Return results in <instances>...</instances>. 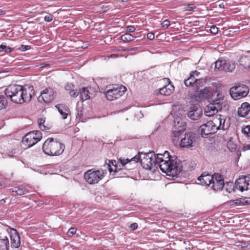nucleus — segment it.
<instances>
[{
    "instance_id": "obj_36",
    "label": "nucleus",
    "mask_w": 250,
    "mask_h": 250,
    "mask_svg": "<svg viewBox=\"0 0 250 250\" xmlns=\"http://www.w3.org/2000/svg\"><path fill=\"white\" fill-rule=\"evenodd\" d=\"M134 37L130 34L125 33L121 36V40L124 42H130L134 40Z\"/></svg>"
},
{
    "instance_id": "obj_61",
    "label": "nucleus",
    "mask_w": 250,
    "mask_h": 250,
    "mask_svg": "<svg viewBox=\"0 0 250 250\" xmlns=\"http://www.w3.org/2000/svg\"><path fill=\"white\" fill-rule=\"evenodd\" d=\"M114 166H115V167H115V169L114 171H115V172H117L118 171V170H117V166H116V165H114Z\"/></svg>"
},
{
    "instance_id": "obj_11",
    "label": "nucleus",
    "mask_w": 250,
    "mask_h": 250,
    "mask_svg": "<svg viewBox=\"0 0 250 250\" xmlns=\"http://www.w3.org/2000/svg\"><path fill=\"white\" fill-rule=\"evenodd\" d=\"M200 74V73L197 71H192L189 77L184 81L185 85L187 87L195 86L197 90L200 86L201 83H202V80L198 78Z\"/></svg>"
},
{
    "instance_id": "obj_59",
    "label": "nucleus",
    "mask_w": 250,
    "mask_h": 250,
    "mask_svg": "<svg viewBox=\"0 0 250 250\" xmlns=\"http://www.w3.org/2000/svg\"><path fill=\"white\" fill-rule=\"evenodd\" d=\"M5 11L2 9H0V16L4 15L5 14Z\"/></svg>"
},
{
    "instance_id": "obj_21",
    "label": "nucleus",
    "mask_w": 250,
    "mask_h": 250,
    "mask_svg": "<svg viewBox=\"0 0 250 250\" xmlns=\"http://www.w3.org/2000/svg\"><path fill=\"white\" fill-rule=\"evenodd\" d=\"M213 177L214 174L211 175L207 172H204L198 178V180L201 185L208 186L211 185Z\"/></svg>"
},
{
    "instance_id": "obj_4",
    "label": "nucleus",
    "mask_w": 250,
    "mask_h": 250,
    "mask_svg": "<svg viewBox=\"0 0 250 250\" xmlns=\"http://www.w3.org/2000/svg\"><path fill=\"white\" fill-rule=\"evenodd\" d=\"M224 94L222 93L218 92L217 94L216 98L211 101V102L207 106L205 112L206 115L211 116L219 111L226 108L227 102L224 99Z\"/></svg>"
},
{
    "instance_id": "obj_16",
    "label": "nucleus",
    "mask_w": 250,
    "mask_h": 250,
    "mask_svg": "<svg viewBox=\"0 0 250 250\" xmlns=\"http://www.w3.org/2000/svg\"><path fill=\"white\" fill-rule=\"evenodd\" d=\"M186 124L181 120L174 121L172 132L174 137H179L186 130Z\"/></svg>"
},
{
    "instance_id": "obj_55",
    "label": "nucleus",
    "mask_w": 250,
    "mask_h": 250,
    "mask_svg": "<svg viewBox=\"0 0 250 250\" xmlns=\"http://www.w3.org/2000/svg\"><path fill=\"white\" fill-rule=\"evenodd\" d=\"M83 116V113L82 111H78L77 115V119H79V120H81V118Z\"/></svg>"
},
{
    "instance_id": "obj_13",
    "label": "nucleus",
    "mask_w": 250,
    "mask_h": 250,
    "mask_svg": "<svg viewBox=\"0 0 250 250\" xmlns=\"http://www.w3.org/2000/svg\"><path fill=\"white\" fill-rule=\"evenodd\" d=\"M235 186L236 189L242 192L250 189V174L241 176L237 179L235 181Z\"/></svg>"
},
{
    "instance_id": "obj_18",
    "label": "nucleus",
    "mask_w": 250,
    "mask_h": 250,
    "mask_svg": "<svg viewBox=\"0 0 250 250\" xmlns=\"http://www.w3.org/2000/svg\"><path fill=\"white\" fill-rule=\"evenodd\" d=\"M80 98L82 101L91 98L95 95V92L91 87H82L80 89Z\"/></svg>"
},
{
    "instance_id": "obj_22",
    "label": "nucleus",
    "mask_w": 250,
    "mask_h": 250,
    "mask_svg": "<svg viewBox=\"0 0 250 250\" xmlns=\"http://www.w3.org/2000/svg\"><path fill=\"white\" fill-rule=\"evenodd\" d=\"M11 245L12 247L18 248L21 245L20 237L17 231L14 229L10 231Z\"/></svg>"
},
{
    "instance_id": "obj_23",
    "label": "nucleus",
    "mask_w": 250,
    "mask_h": 250,
    "mask_svg": "<svg viewBox=\"0 0 250 250\" xmlns=\"http://www.w3.org/2000/svg\"><path fill=\"white\" fill-rule=\"evenodd\" d=\"M169 153L167 151H165L163 154L158 153L155 156V161L156 166H158L160 168L162 164L167 162L168 159L171 158Z\"/></svg>"
},
{
    "instance_id": "obj_7",
    "label": "nucleus",
    "mask_w": 250,
    "mask_h": 250,
    "mask_svg": "<svg viewBox=\"0 0 250 250\" xmlns=\"http://www.w3.org/2000/svg\"><path fill=\"white\" fill-rule=\"evenodd\" d=\"M249 92V88L247 85L238 83L231 87L229 90V93L234 100H239L242 98L246 97Z\"/></svg>"
},
{
    "instance_id": "obj_38",
    "label": "nucleus",
    "mask_w": 250,
    "mask_h": 250,
    "mask_svg": "<svg viewBox=\"0 0 250 250\" xmlns=\"http://www.w3.org/2000/svg\"><path fill=\"white\" fill-rule=\"evenodd\" d=\"M125 51L130 53L131 55L136 54L137 52H140L138 47H128L124 50Z\"/></svg>"
},
{
    "instance_id": "obj_40",
    "label": "nucleus",
    "mask_w": 250,
    "mask_h": 250,
    "mask_svg": "<svg viewBox=\"0 0 250 250\" xmlns=\"http://www.w3.org/2000/svg\"><path fill=\"white\" fill-rule=\"evenodd\" d=\"M7 105V102L3 96L0 95V110L5 108Z\"/></svg>"
},
{
    "instance_id": "obj_54",
    "label": "nucleus",
    "mask_w": 250,
    "mask_h": 250,
    "mask_svg": "<svg viewBox=\"0 0 250 250\" xmlns=\"http://www.w3.org/2000/svg\"><path fill=\"white\" fill-rule=\"evenodd\" d=\"M129 227L132 230H134L137 229L138 224L136 223H132L130 225Z\"/></svg>"
},
{
    "instance_id": "obj_52",
    "label": "nucleus",
    "mask_w": 250,
    "mask_h": 250,
    "mask_svg": "<svg viewBox=\"0 0 250 250\" xmlns=\"http://www.w3.org/2000/svg\"><path fill=\"white\" fill-rule=\"evenodd\" d=\"M30 46L29 45H21L20 49L22 51H25L30 49Z\"/></svg>"
},
{
    "instance_id": "obj_31",
    "label": "nucleus",
    "mask_w": 250,
    "mask_h": 250,
    "mask_svg": "<svg viewBox=\"0 0 250 250\" xmlns=\"http://www.w3.org/2000/svg\"><path fill=\"white\" fill-rule=\"evenodd\" d=\"M226 66V61L223 59H219L215 62V69L219 71L225 70Z\"/></svg>"
},
{
    "instance_id": "obj_53",
    "label": "nucleus",
    "mask_w": 250,
    "mask_h": 250,
    "mask_svg": "<svg viewBox=\"0 0 250 250\" xmlns=\"http://www.w3.org/2000/svg\"><path fill=\"white\" fill-rule=\"evenodd\" d=\"M147 38L150 40H152L154 38V35L151 32L148 33L146 35Z\"/></svg>"
},
{
    "instance_id": "obj_56",
    "label": "nucleus",
    "mask_w": 250,
    "mask_h": 250,
    "mask_svg": "<svg viewBox=\"0 0 250 250\" xmlns=\"http://www.w3.org/2000/svg\"><path fill=\"white\" fill-rule=\"evenodd\" d=\"M243 149L244 150H247L250 149V145H247L246 146H244L243 147Z\"/></svg>"
},
{
    "instance_id": "obj_47",
    "label": "nucleus",
    "mask_w": 250,
    "mask_h": 250,
    "mask_svg": "<svg viewBox=\"0 0 250 250\" xmlns=\"http://www.w3.org/2000/svg\"><path fill=\"white\" fill-rule=\"evenodd\" d=\"M170 25V21L168 20H164L161 23L162 27L165 29L168 28Z\"/></svg>"
},
{
    "instance_id": "obj_32",
    "label": "nucleus",
    "mask_w": 250,
    "mask_h": 250,
    "mask_svg": "<svg viewBox=\"0 0 250 250\" xmlns=\"http://www.w3.org/2000/svg\"><path fill=\"white\" fill-rule=\"evenodd\" d=\"M191 101L193 103H200L203 101L199 91L189 94Z\"/></svg>"
},
{
    "instance_id": "obj_64",
    "label": "nucleus",
    "mask_w": 250,
    "mask_h": 250,
    "mask_svg": "<svg viewBox=\"0 0 250 250\" xmlns=\"http://www.w3.org/2000/svg\"><path fill=\"white\" fill-rule=\"evenodd\" d=\"M166 80H167V81L169 82L170 80L169 79H166Z\"/></svg>"
},
{
    "instance_id": "obj_42",
    "label": "nucleus",
    "mask_w": 250,
    "mask_h": 250,
    "mask_svg": "<svg viewBox=\"0 0 250 250\" xmlns=\"http://www.w3.org/2000/svg\"><path fill=\"white\" fill-rule=\"evenodd\" d=\"M242 132L246 137H250V126L246 125L242 128Z\"/></svg>"
},
{
    "instance_id": "obj_2",
    "label": "nucleus",
    "mask_w": 250,
    "mask_h": 250,
    "mask_svg": "<svg viewBox=\"0 0 250 250\" xmlns=\"http://www.w3.org/2000/svg\"><path fill=\"white\" fill-rule=\"evenodd\" d=\"M183 168L182 162L176 156H173L167 162L161 164L160 169L163 173L172 177H177Z\"/></svg>"
},
{
    "instance_id": "obj_63",
    "label": "nucleus",
    "mask_w": 250,
    "mask_h": 250,
    "mask_svg": "<svg viewBox=\"0 0 250 250\" xmlns=\"http://www.w3.org/2000/svg\"><path fill=\"white\" fill-rule=\"evenodd\" d=\"M114 163H116L115 161H114V162H112V164L113 165H114Z\"/></svg>"
},
{
    "instance_id": "obj_10",
    "label": "nucleus",
    "mask_w": 250,
    "mask_h": 250,
    "mask_svg": "<svg viewBox=\"0 0 250 250\" xmlns=\"http://www.w3.org/2000/svg\"><path fill=\"white\" fill-rule=\"evenodd\" d=\"M196 141L195 134L192 132L185 133L184 137L181 139L180 146L182 148L192 149L196 146Z\"/></svg>"
},
{
    "instance_id": "obj_37",
    "label": "nucleus",
    "mask_w": 250,
    "mask_h": 250,
    "mask_svg": "<svg viewBox=\"0 0 250 250\" xmlns=\"http://www.w3.org/2000/svg\"><path fill=\"white\" fill-rule=\"evenodd\" d=\"M227 147L231 152H234L236 150L237 145L231 141H229L227 144Z\"/></svg>"
},
{
    "instance_id": "obj_49",
    "label": "nucleus",
    "mask_w": 250,
    "mask_h": 250,
    "mask_svg": "<svg viewBox=\"0 0 250 250\" xmlns=\"http://www.w3.org/2000/svg\"><path fill=\"white\" fill-rule=\"evenodd\" d=\"M74 86L73 84L71 83H67L65 85L64 88L66 90L68 91L69 92L71 91L73 88H74Z\"/></svg>"
},
{
    "instance_id": "obj_50",
    "label": "nucleus",
    "mask_w": 250,
    "mask_h": 250,
    "mask_svg": "<svg viewBox=\"0 0 250 250\" xmlns=\"http://www.w3.org/2000/svg\"><path fill=\"white\" fill-rule=\"evenodd\" d=\"M218 28L215 26H212L210 28V32L213 34H216L218 32Z\"/></svg>"
},
{
    "instance_id": "obj_15",
    "label": "nucleus",
    "mask_w": 250,
    "mask_h": 250,
    "mask_svg": "<svg viewBox=\"0 0 250 250\" xmlns=\"http://www.w3.org/2000/svg\"><path fill=\"white\" fill-rule=\"evenodd\" d=\"M213 123V120L210 121L200 126L201 134L202 137L216 132L217 130V128L216 127Z\"/></svg>"
},
{
    "instance_id": "obj_44",
    "label": "nucleus",
    "mask_w": 250,
    "mask_h": 250,
    "mask_svg": "<svg viewBox=\"0 0 250 250\" xmlns=\"http://www.w3.org/2000/svg\"><path fill=\"white\" fill-rule=\"evenodd\" d=\"M77 231V229L75 228L71 227L67 231V235L68 237H71L74 235Z\"/></svg>"
},
{
    "instance_id": "obj_12",
    "label": "nucleus",
    "mask_w": 250,
    "mask_h": 250,
    "mask_svg": "<svg viewBox=\"0 0 250 250\" xmlns=\"http://www.w3.org/2000/svg\"><path fill=\"white\" fill-rule=\"evenodd\" d=\"M213 121L214 122L213 124L217 128V130H226L229 127V119L225 116L217 115L213 119Z\"/></svg>"
},
{
    "instance_id": "obj_14",
    "label": "nucleus",
    "mask_w": 250,
    "mask_h": 250,
    "mask_svg": "<svg viewBox=\"0 0 250 250\" xmlns=\"http://www.w3.org/2000/svg\"><path fill=\"white\" fill-rule=\"evenodd\" d=\"M55 93V92L53 88H46L41 92L40 96L38 98V101L40 103H50L54 99Z\"/></svg>"
},
{
    "instance_id": "obj_62",
    "label": "nucleus",
    "mask_w": 250,
    "mask_h": 250,
    "mask_svg": "<svg viewBox=\"0 0 250 250\" xmlns=\"http://www.w3.org/2000/svg\"><path fill=\"white\" fill-rule=\"evenodd\" d=\"M2 188V185L0 183V188Z\"/></svg>"
},
{
    "instance_id": "obj_1",
    "label": "nucleus",
    "mask_w": 250,
    "mask_h": 250,
    "mask_svg": "<svg viewBox=\"0 0 250 250\" xmlns=\"http://www.w3.org/2000/svg\"><path fill=\"white\" fill-rule=\"evenodd\" d=\"M4 93L13 103L21 104L30 101L34 95V91L33 86L15 84L9 85Z\"/></svg>"
},
{
    "instance_id": "obj_43",
    "label": "nucleus",
    "mask_w": 250,
    "mask_h": 250,
    "mask_svg": "<svg viewBox=\"0 0 250 250\" xmlns=\"http://www.w3.org/2000/svg\"><path fill=\"white\" fill-rule=\"evenodd\" d=\"M12 49L6 45L1 44L0 45V51H4L7 53L11 52Z\"/></svg>"
},
{
    "instance_id": "obj_48",
    "label": "nucleus",
    "mask_w": 250,
    "mask_h": 250,
    "mask_svg": "<svg viewBox=\"0 0 250 250\" xmlns=\"http://www.w3.org/2000/svg\"><path fill=\"white\" fill-rule=\"evenodd\" d=\"M53 16L51 14H48L44 17V21L46 22H50L53 20Z\"/></svg>"
},
{
    "instance_id": "obj_33",
    "label": "nucleus",
    "mask_w": 250,
    "mask_h": 250,
    "mask_svg": "<svg viewBox=\"0 0 250 250\" xmlns=\"http://www.w3.org/2000/svg\"><path fill=\"white\" fill-rule=\"evenodd\" d=\"M247 203V201L244 198H239L235 200H231L229 201V204L230 206H244Z\"/></svg>"
},
{
    "instance_id": "obj_8",
    "label": "nucleus",
    "mask_w": 250,
    "mask_h": 250,
    "mask_svg": "<svg viewBox=\"0 0 250 250\" xmlns=\"http://www.w3.org/2000/svg\"><path fill=\"white\" fill-rule=\"evenodd\" d=\"M104 173L102 170L89 169L86 171L84 175L85 181L89 184H95L101 180Z\"/></svg>"
},
{
    "instance_id": "obj_46",
    "label": "nucleus",
    "mask_w": 250,
    "mask_h": 250,
    "mask_svg": "<svg viewBox=\"0 0 250 250\" xmlns=\"http://www.w3.org/2000/svg\"><path fill=\"white\" fill-rule=\"evenodd\" d=\"M79 93L80 90L78 91L77 90L74 89L73 88L69 92V95L73 98L77 97L79 95Z\"/></svg>"
},
{
    "instance_id": "obj_28",
    "label": "nucleus",
    "mask_w": 250,
    "mask_h": 250,
    "mask_svg": "<svg viewBox=\"0 0 250 250\" xmlns=\"http://www.w3.org/2000/svg\"><path fill=\"white\" fill-rule=\"evenodd\" d=\"M10 190L14 193V196L22 195L29 192L28 190L22 186L14 187Z\"/></svg>"
},
{
    "instance_id": "obj_41",
    "label": "nucleus",
    "mask_w": 250,
    "mask_h": 250,
    "mask_svg": "<svg viewBox=\"0 0 250 250\" xmlns=\"http://www.w3.org/2000/svg\"><path fill=\"white\" fill-rule=\"evenodd\" d=\"M248 242L239 241L236 243L235 246L241 248H247L249 246Z\"/></svg>"
},
{
    "instance_id": "obj_35",
    "label": "nucleus",
    "mask_w": 250,
    "mask_h": 250,
    "mask_svg": "<svg viewBox=\"0 0 250 250\" xmlns=\"http://www.w3.org/2000/svg\"><path fill=\"white\" fill-rule=\"evenodd\" d=\"M45 122V118H40L38 120V124L40 128L42 130H45L49 129V127L44 125Z\"/></svg>"
},
{
    "instance_id": "obj_20",
    "label": "nucleus",
    "mask_w": 250,
    "mask_h": 250,
    "mask_svg": "<svg viewBox=\"0 0 250 250\" xmlns=\"http://www.w3.org/2000/svg\"><path fill=\"white\" fill-rule=\"evenodd\" d=\"M237 114L239 117L250 118V104L247 102L242 103L238 109Z\"/></svg>"
},
{
    "instance_id": "obj_34",
    "label": "nucleus",
    "mask_w": 250,
    "mask_h": 250,
    "mask_svg": "<svg viewBox=\"0 0 250 250\" xmlns=\"http://www.w3.org/2000/svg\"><path fill=\"white\" fill-rule=\"evenodd\" d=\"M225 70L226 71L228 72H232L233 71L235 68V64L234 62H226V66H225Z\"/></svg>"
},
{
    "instance_id": "obj_24",
    "label": "nucleus",
    "mask_w": 250,
    "mask_h": 250,
    "mask_svg": "<svg viewBox=\"0 0 250 250\" xmlns=\"http://www.w3.org/2000/svg\"><path fill=\"white\" fill-rule=\"evenodd\" d=\"M58 112L62 115L63 119H66L70 113V109L67 106L63 104H58L55 105Z\"/></svg>"
},
{
    "instance_id": "obj_3",
    "label": "nucleus",
    "mask_w": 250,
    "mask_h": 250,
    "mask_svg": "<svg viewBox=\"0 0 250 250\" xmlns=\"http://www.w3.org/2000/svg\"><path fill=\"white\" fill-rule=\"evenodd\" d=\"M65 146L63 144L53 138H48L43 143L42 150L48 155L58 156L64 151Z\"/></svg>"
},
{
    "instance_id": "obj_57",
    "label": "nucleus",
    "mask_w": 250,
    "mask_h": 250,
    "mask_svg": "<svg viewBox=\"0 0 250 250\" xmlns=\"http://www.w3.org/2000/svg\"><path fill=\"white\" fill-rule=\"evenodd\" d=\"M49 64L48 63H41L40 65V67L41 68H43V67H45L47 66H48Z\"/></svg>"
},
{
    "instance_id": "obj_9",
    "label": "nucleus",
    "mask_w": 250,
    "mask_h": 250,
    "mask_svg": "<svg viewBox=\"0 0 250 250\" xmlns=\"http://www.w3.org/2000/svg\"><path fill=\"white\" fill-rule=\"evenodd\" d=\"M42 138L40 131H33L27 134L22 139V143L26 147H29L38 143Z\"/></svg>"
},
{
    "instance_id": "obj_58",
    "label": "nucleus",
    "mask_w": 250,
    "mask_h": 250,
    "mask_svg": "<svg viewBox=\"0 0 250 250\" xmlns=\"http://www.w3.org/2000/svg\"><path fill=\"white\" fill-rule=\"evenodd\" d=\"M119 56L117 54H112L110 55V57L112 58H116Z\"/></svg>"
},
{
    "instance_id": "obj_39",
    "label": "nucleus",
    "mask_w": 250,
    "mask_h": 250,
    "mask_svg": "<svg viewBox=\"0 0 250 250\" xmlns=\"http://www.w3.org/2000/svg\"><path fill=\"white\" fill-rule=\"evenodd\" d=\"M19 152V150L16 148H13L6 153V155L10 158H14L16 157V154Z\"/></svg>"
},
{
    "instance_id": "obj_30",
    "label": "nucleus",
    "mask_w": 250,
    "mask_h": 250,
    "mask_svg": "<svg viewBox=\"0 0 250 250\" xmlns=\"http://www.w3.org/2000/svg\"><path fill=\"white\" fill-rule=\"evenodd\" d=\"M119 163L118 165L119 167H121V169H123V168H127L128 167H126V166L127 165H131L132 163H134V160H133V157L129 159L128 158L125 159L120 158L119 159Z\"/></svg>"
},
{
    "instance_id": "obj_25",
    "label": "nucleus",
    "mask_w": 250,
    "mask_h": 250,
    "mask_svg": "<svg viewBox=\"0 0 250 250\" xmlns=\"http://www.w3.org/2000/svg\"><path fill=\"white\" fill-rule=\"evenodd\" d=\"M9 242L7 235L0 232V250H9Z\"/></svg>"
},
{
    "instance_id": "obj_26",
    "label": "nucleus",
    "mask_w": 250,
    "mask_h": 250,
    "mask_svg": "<svg viewBox=\"0 0 250 250\" xmlns=\"http://www.w3.org/2000/svg\"><path fill=\"white\" fill-rule=\"evenodd\" d=\"M240 65L244 68H250V53L242 55L239 61Z\"/></svg>"
},
{
    "instance_id": "obj_6",
    "label": "nucleus",
    "mask_w": 250,
    "mask_h": 250,
    "mask_svg": "<svg viewBox=\"0 0 250 250\" xmlns=\"http://www.w3.org/2000/svg\"><path fill=\"white\" fill-rule=\"evenodd\" d=\"M107 90L104 93L107 99L112 101L122 97L126 91V88L121 84H113L106 87Z\"/></svg>"
},
{
    "instance_id": "obj_51",
    "label": "nucleus",
    "mask_w": 250,
    "mask_h": 250,
    "mask_svg": "<svg viewBox=\"0 0 250 250\" xmlns=\"http://www.w3.org/2000/svg\"><path fill=\"white\" fill-rule=\"evenodd\" d=\"M135 27L132 25L127 26V31L129 32H133L135 30Z\"/></svg>"
},
{
    "instance_id": "obj_5",
    "label": "nucleus",
    "mask_w": 250,
    "mask_h": 250,
    "mask_svg": "<svg viewBox=\"0 0 250 250\" xmlns=\"http://www.w3.org/2000/svg\"><path fill=\"white\" fill-rule=\"evenodd\" d=\"M134 164L140 161L142 167L146 169H151L153 166H156L155 155L153 152L148 153L139 152L138 155L133 157Z\"/></svg>"
},
{
    "instance_id": "obj_17",
    "label": "nucleus",
    "mask_w": 250,
    "mask_h": 250,
    "mask_svg": "<svg viewBox=\"0 0 250 250\" xmlns=\"http://www.w3.org/2000/svg\"><path fill=\"white\" fill-rule=\"evenodd\" d=\"M211 188L214 190H220L224 186V181L220 174L214 173L213 180L211 183Z\"/></svg>"
},
{
    "instance_id": "obj_27",
    "label": "nucleus",
    "mask_w": 250,
    "mask_h": 250,
    "mask_svg": "<svg viewBox=\"0 0 250 250\" xmlns=\"http://www.w3.org/2000/svg\"><path fill=\"white\" fill-rule=\"evenodd\" d=\"M174 90V87L172 85L169 84L160 88L159 93L162 95L168 96L173 92Z\"/></svg>"
},
{
    "instance_id": "obj_19",
    "label": "nucleus",
    "mask_w": 250,
    "mask_h": 250,
    "mask_svg": "<svg viewBox=\"0 0 250 250\" xmlns=\"http://www.w3.org/2000/svg\"><path fill=\"white\" fill-rule=\"evenodd\" d=\"M202 115V110L199 105H192L190 107V110L188 113V117L193 120H197Z\"/></svg>"
},
{
    "instance_id": "obj_60",
    "label": "nucleus",
    "mask_w": 250,
    "mask_h": 250,
    "mask_svg": "<svg viewBox=\"0 0 250 250\" xmlns=\"http://www.w3.org/2000/svg\"><path fill=\"white\" fill-rule=\"evenodd\" d=\"M219 6L220 8H225V4L223 3H222L221 4H220L219 5Z\"/></svg>"
},
{
    "instance_id": "obj_29",
    "label": "nucleus",
    "mask_w": 250,
    "mask_h": 250,
    "mask_svg": "<svg viewBox=\"0 0 250 250\" xmlns=\"http://www.w3.org/2000/svg\"><path fill=\"white\" fill-rule=\"evenodd\" d=\"M201 97L204 101L207 99L211 98L212 96V92L208 87H206L199 91Z\"/></svg>"
},
{
    "instance_id": "obj_45",
    "label": "nucleus",
    "mask_w": 250,
    "mask_h": 250,
    "mask_svg": "<svg viewBox=\"0 0 250 250\" xmlns=\"http://www.w3.org/2000/svg\"><path fill=\"white\" fill-rule=\"evenodd\" d=\"M196 8V6L193 4H189L186 5L184 8V10L185 11H191Z\"/></svg>"
}]
</instances>
